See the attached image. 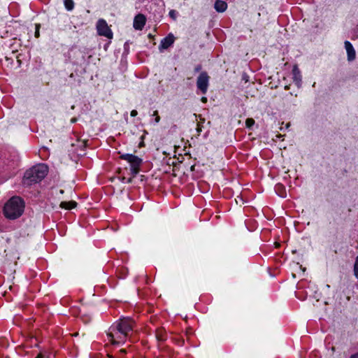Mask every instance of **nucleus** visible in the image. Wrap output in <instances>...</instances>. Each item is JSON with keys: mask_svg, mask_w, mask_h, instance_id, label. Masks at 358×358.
<instances>
[{"mask_svg": "<svg viewBox=\"0 0 358 358\" xmlns=\"http://www.w3.org/2000/svg\"><path fill=\"white\" fill-rule=\"evenodd\" d=\"M134 325V322L130 317L120 318L109 328L107 333L108 341L113 345L124 344L132 331Z\"/></svg>", "mask_w": 358, "mask_h": 358, "instance_id": "f257e3e1", "label": "nucleus"}, {"mask_svg": "<svg viewBox=\"0 0 358 358\" xmlns=\"http://www.w3.org/2000/svg\"><path fill=\"white\" fill-rule=\"evenodd\" d=\"M48 168L44 164L32 166L24 173L22 182L25 186H31L41 181L48 174Z\"/></svg>", "mask_w": 358, "mask_h": 358, "instance_id": "f03ea898", "label": "nucleus"}, {"mask_svg": "<svg viewBox=\"0 0 358 358\" xmlns=\"http://www.w3.org/2000/svg\"><path fill=\"white\" fill-rule=\"evenodd\" d=\"M24 210V202L19 196L11 197L3 207V215L10 220H15L20 217Z\"/></svg>", "mask_w": 358, "mask_h": 358, "instance_id": "7ed1b4c3", "label": "nucleus"}, {"mask_svg": "<svg viewBox=\"0 0 358 358\" xmlns=\"http://www.w3.org/2000/svg\"><path fill=\"white\" fill-rule=\"evenodd\" d=\"M120 159L127 161L130 166V172L133 177H136L140 171V167L143 164V159L133 154H122Z\"/></svg>", "mask_w": 358, "mask_h": 358, "instance_id": "20e7f679", "label": "nucleus"}, {"mask_svg": "<svg viewBox=\"0 0 358 358\" xmlns=\"http://www.w3.org/2000/svg\"><path fill=\"white\" fill-rule=\"evenodd\" d=\"M97 33L100 36H105L108 38H113V32L108 27V24L104 20H99L96 23Z\"/></svg>", "mask_w": 358, "mask_h": 358, "instance_id": "39448f33", "label": "nucleus"}, {"mask_svg": "<svg viewBox=\"0 0 358 358\" xmlns=\"http://www.w3.org/2000/svg\"><path fill=\"white\" fill-rule=\"evenodd\" d=\"M209 84V76L206 72H201L196 80L197 88L201 91L203 94H206Z\"/></svg>", "mask_w": 358, "mask_h": 358, "instance_id": "423d86ee", "label": "nucleus"}, {"mask_svg": "<svg viewBox=\"0 0 358 358\" xmlns=\"http://www.w3.org/2000/svg\"><path fill=\"white\" fill-rule=\"evenodd\" d=\"M174 41V36L172 34H168L167 36L161 40L160 44L159 45V51L163 52V50L168 49L173 44Z\"/></svg>", "mask_w": 358, "mask_h": 358, "instance_id": "0eeeda50", "label": "nucleus"}, {"mask_svg": "<svg viewBox=\"0 0 358 358\" xmlns=\"http://www.w3.org/2000/svg\"><path fill=\"white\" fill-rule=\"evenodd\" d=\"M345 48L347 52V58L348 62H352L355 59L356 57V52L352 45V44L348 41H345L344 43Z\"/></svg>", "mask_w": 358, "mask_h": 358, "instance_id": "6e6552de", "label": "nucleus"}, {"mask_svg": "<svg viewBox=\"0 0 358 358\" xmlns=\"http://www.w3.org/2000/svg\"><path fill=\"white\" fill-rule=\"evenodd\" d=\"M146 22V18L144 15L143 14H138L134 20V28L136 30H141Z\"/></svg>", "mask_w": 358, "mask_h": 358, "instance_id": "1a4fd4ad", "label": "nucleus"}, {"mask_svg": "<svg viewBox=\"0 0 358 358\" xmlns=\"http://www.w3.org/2000/svg\"><path fill=\"white\" fill-rule=\"evenodd\" d=\"M292 75H293V81L297 87H301L302 85V77L301 75V72L297 67V66H294L292 69Z\"/></svg>", "mask_w": 358, "mask_h": 358, "instance_id": "9d476101", "label": "nucleus"}, {"mask_svg": "<svg viewBox=\"0 0 358 358\" xmlns=\"http://www.w3.org/2000/svg\"><path fill=\"white\" fill-rule=\"evenodd\" d=\"M214 8L218 13H223L227 8V3L222 0H216L214 4Z\"/></svg>", "mask_w": 358, "mask_h": 358, "instance_id": "9b49d317", "label": "nucleus"}, {"mask_svg": "<svg viewBox=\"0 0 358 358\" xmlns=\"http://www.w3.org/2000/svg\"><path fill=\"white\" fill-rule=\"evenodd\" d=\"M76 206V201H62L60 203V207L65 209H72L74 208Z\"/></svg>", "mask_w": 358, "mask_h": 358, "instance_id": "f8f14e48", "label": "nucleus"}, {"mask_svg": "<svg viewBox=\"0 0 358 358\" xmlns=\"http://www.w3.org/2000/svg\"><path fill=\"white\" fill-rule=\"evenodd\" d=\"M64 6L69 11L72 10L74 8V2L73 0H64Z\"/></svg>", "mask_w": 358, "mask_h": 358, "instance_id": "ddd939ff", "label": "nucleus"}, {"mask_svg": "<svg viewBox=\"0 0 358 358\" xmlns=\"http://www.w3.org/2000/svg\"><path fill=\"white\" fill-rule=\"evenodd\" d=\"M255 124V120L252 118H248L245 121L246 127L250 128Z\"/></svg>", "mask_w": 358, "mask_h": 358, "instance_id": "4468645a", "label": "nucleus"}, {"mask_svg": "<svg viewBox=\"0 0 358 358\" xmlns=\"http://www.w3.org/2000/svg\"><path fill=\"white\" fill-rule=\"evenodd\" d=\"M169 15L175 20L177 17V12L175 10H171L169 13Z\"/></svg>", "mask_w": 358, "mask_h": 358, "instance_id": "2eb2a0df", "label": "nucleus"}, {"mask_svg": "<svg viewBox=\"0 0 358 358\" xmlns=\"http://www.w3.org/2000/svg\"><path fill=\"white\" fill-rule=\"evenodd\" d=\"M134 178V177H133V176H132L131 178H128V179H127L126 178H124H124L122 179V181L123 182L130 183V182H132V179H133Z\"/></svg>", "mask_w": 358, "mask_h": 358, "instance_id": "dca6fc26", "label": "nucleus"}, {"mask_svg": "<svg viewBox=\"0 0 358 358\" xmlns=\"http://www.w3.org/2000/svg\"><path fill=\"white\" fill-rule=\"evenodd\" d=\"M39 24H36V31H35V36L38 38L39 36Z\"/></svg>", "mask_w": 358, "mask_h": 358, "instance_id": "f3484780", "label": "nucleus"}, {"mask_svg": "<svg viewBox=\"0 0 358 358\" xmlns=\"http://www.w3.org/2000/svg\"><path fill=\"white\" fill-rule=\"evenodd\" d=\"M137 115V111L136 110H131V116L132 117H135Z\"/></svg>", "mask_w": 358, "mask_h": 358, "instance_id": "a211bd4d", "label": "nucleus"}, {"mask_svg": "<svg viewBox=\"0 0 358 358\" xmlns=\"http://www.w3.org/2000/svg\"><path fill=\"white\" fill-rule=\"evenodd\" d=\"M283 188V186L282 185H277L275 186V191L278 192L279 190V189H282Z\"/></svg>", "mask_w": 358, "mask_h": 358, "instance_id": "6ab92c4d", "label": "nucleus"}, {"mask_svg": "<svg viewBox=\"0 0 358 358\" xmlns=\"http://www.w3.org/2000/svg\"><path fill=\"white\" fill-rule=\"evenodd\" d=\"M201 65H198V66H196V68H195V71H196V72H197V71H199L201 70Z\"/></svg>", "mask_w": 358, "mask_h": 358, "instance_id": "aec40b11", "label": "nucleus"}, {"mask_svg": "<svg viewBox=\"0 0 358 358\" xmlns=\"http://www.w3.org/2000/svg\"><path fill=\"white\" fill-rule=\"evenodd\" d=\"M350 358H358V352L351 355Z\"/></svg>", "mask_w": 358, "mask_h": 358, "instance_id": "412c9836", "label": "nucleus"}, {"mask_svg": "<svg viewBox=\"0 0 358 358\" xmlns=\"http://www.w3.org/2000/svg\"><path fill=\"white\" fill-rule=\"evenodd\" d=\"M243 79L245 80V82H248V76H246L245 74H244L243 76Z\"/></svg>", "mask_w": 358, "mask_h": 358, "instance_id": "4be33fe9", "label": "nucleus"}, {"mask_svg": "<svg viewBox=\"0 0 358 358\" xmlns=\"http://www.w3.org/2000/svg\"><path fill=\"white\" fill-rule=\"evenodd\" d=\"M160 120V117L159 116L157 115L156 118H155V122L156 123H158Z\"/></svg>", "mask_w": 358, "mask_h": 358, "instance_id": "5701e85b", "label": "nucleus"}, {"mask_svg": "<svg viewBox=\"0 0 358 358\" xmlns=\"http://www.w3.org/2000/svg\"><path fill=\"white\" fill-rule=\"evenodd\" d=\"M278 194L281 197H285V195L284 194H282V193H279Z\"/></svg>", "mask_w": 358, "mask_h": 358, "instance_id": "b1692460", "label": "nucleus"}, {"mask_svg": "<svg viewBox=\"0 0 358 358\" xmlns=\"http://www.w3.org/2000/svg\"><path fill=\"white\" fill-rule=\"evenodd\" d=\"M201 100L203 102H206L207 101V99L206 97H203Z\"/></svg>", "mask_w": 358, "mask_h": 358, "instance_id": "393cba45", "label": "nucleus"}, {"mask_svg": "<svg viewBox=\"0 0 358 358\" xmlns=\"http://www.w3.org/2000/svg\"><path fill=\"white\" fill-rule=\"evenodd\" d=\"M196 131H197V132H198V133H200V132H201V129L200 127H198V128L196 129Z\"/></svg>", "mask_w": 358, "mask_h": 358, "instance_id": "a878e982", "label": "nucleus"}, {"mask_svg": "<svg viewBox=\"0 0 358 358\" xmlns=\"http://www.w3.org/2000/svg\"><path fill=\"white\" fill-rule=\"evenodd\" d=\"M36 358H42V355H38Z\"/></svg>", "mask_w": 358, "mask_h": 358, "instance_id": "bb28decb", "label": "nucleus"}, {"mask_svg": "<svg viewBox=\"0 0 358 358\" xmlns=\"http://www.w3.org/2000/svg\"><path fill=\"white\" fill-rule=\"evenodd\" d=\"M157 115V111H155L153 113V115Z\"/></svg>", "mask_w": 358, "mask_h": 358, "instance_id": "cd10ccee", "label": "nucleus"}, {"mask_svg": "<svg viewBox=\"0 0 358 358\" xmlns=\"http://www.w3.org/2000/svg\"><path fill=\"white\" fill-rule=\"evenodd\" d=\"M122 353H125L126 352V350H120Z\"/></svg>", "mask_w": 358, "mask_h": 358, "instance_id": "c85d7f7f", "label": "nucleus"}]
</instances>
